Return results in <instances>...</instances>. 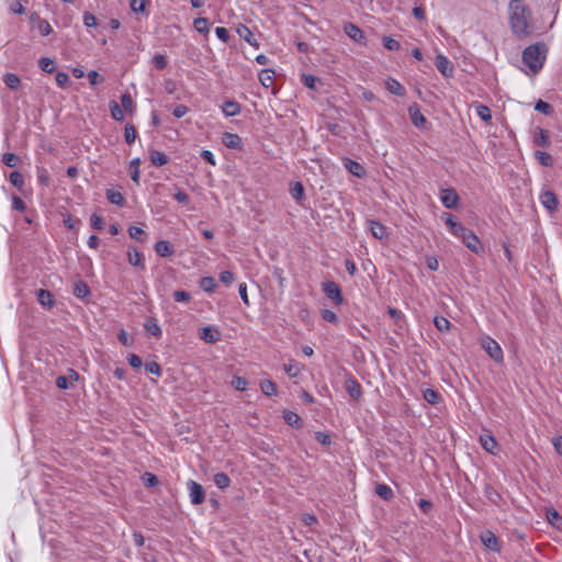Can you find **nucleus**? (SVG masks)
Wrapping results in <instances>:
<instances>
[{
    "mask_svg": "<svg viewBox=\"0 0 562 562\" xmlns=\"http://www.w3.org/2000/svg\"><path fill=\"white\" fill-rule=\"evenodd\" d=\"M220 279L224 284L229 285L235 280V277L231 271H223L220 274Z\"/></svg>",
    "mask_w": 562,
    "mask_h": 562,
    "instance_id": "nucleus-61",
    "label": "nucleus"
},
{
    "mask_svg": "<svg viewBox=\"0 0 562 562\" xmlns=\"http://www.w3.org/2000/svg\"><path fill=\"white\" fill-rule=\"evenodd\" d=\"M536 157L543 166L550 167L553 164L552 157L546 151H536Z\"/></svg>",
    "mask_w": 562,
    "mask_h": 562,
    "instance_id": "nucleus-45",
    "label": "nucleus"
},
{
    "mask_svg": "<svg viewBox=\"0 0 562 562\" xmlns=\"http://www.w3.org/2000/svg\"><path fill=\"white\" fill-rule=\"evenodd\" d=\"M322 291L328 300L331 301L334 306H340L345 300L342 296L341 288L334 281H324L322 283Z\"/></svg>",
    "mask_w": 562,
    "mask_h": 562,
    "instance_id": "nucleus-3",
    "label": "nucleus"
},
{
    "mask_svg": "<svg viewBox=\"0 0 562 562\" xmlns=\"http://www.w3.org/2000/svg\"><path fill=\"white\" fill-rule=\"evenodd\" d=\"M547 518L552 526L559 527L560 522H562V517L555 509H548Z\"/></svg>",
    "mask_w": 562,
    "mask_h": 562,
    "instance_id": "nucleus-41",
    "label": "nucleus"
},
{
    "mask_svg": "<svg viewBox=\"0 0 562 562\" xmlns=\"http://www.w3.org/2000/svg\"><path fill=\"white\" fill-rule=\"evenodd\" d=\"M150 161L155 166H164V165L167 164L168 158H167V156L164 153L158 151V150H154L150 154Z\"/></svg>",
    "mask_w": 562,
    "mask_h": 562,
    "instance_id": "nucleus-34",
    "label": "nucleus"
},
{
    "mask_svg": "<svg viewBox=\"0 0 562 562\" xmlns=\"http://www.w3.org/2000/svg\"><path fill=\"white\" fill-rule=\"evenodd\" d=\"M106 198L111 203L116 204V205H121L124 201L122 193L119 191H114V190H108Z\"/></svg>",
    "mask_w": 562,
    "mask_h": 562,
    "instance_id": "nucleus-38",
    "label": "nucleus"
},
{
    "mask_svg": "<svg viewBox=\"0 0 562 562\" xmlns=\"http://www.w3.org/2000/svg\"><path fill=\"white\" fill-rule=\"evenodd\" d=\"M79 378L78 373L74 370H69L67 375L58 376L56 380V384L59 389L66 390L72 385L75 381Z\"/></svg>",
    "mask_w": 562,
    "mask_h": 562,
    "instance_id": "nucleus-13",
    "label": "nucleus"
},
{
    "mask_svg": "<svg viewBox=\"0 0 562 562\" xmlns=\"http://www.w3.org/2000/svg\"><path fill=\"white\" fill-rule=\"evenodd\" d=\"M200 285L204 291L212 292L215 289L216 283L212 277H205L201 279Z\"/></svg>",
    "mask_w": 562,
    "mask_h": 562,
    "instance_id": "nucleus-43",
    "label": "nucleus"
},
{
    "mask_svg": "<svg viewBox=\"0 0 562 562\" xmlns=\"http://www.w3.org/2000/svg\"><path fill=\"white\" fill-rule=\"evenodd\" d=\"M145 368L149 373H153L155 375L161 374L160 366L157 362H148L146 363Z\"/></svg>",
    "mask_w": 562,
    "mask_h": 562,
    "instance_id": "nucleus-62",
    "label": "nucleus"
},
{
    "mask_svg": "<svg viewBox=\"0 0 562 562\" xmlns=\"http://www.w3.org/2000/svg\"><path fill=\"white\" fill-rule=\"evenodd\" d=\"M188 488L190 491V497L193 504L199 505L204 502L205 494L202 485L195 481H189Z\"/></svg>",
    "mask_w": 562,
    "mask_h": 562,
    "instance_id": "nucleus-6",
    "label": "nucleus"
},
{
    "mask_svg": "<svg viewBox=\"0 0 562 562\" xmlns=\"http://www.w3.org/2000/svg\"><path fill=\"white\" fill-rule=\"evenodd\" d=\"M481 347L486 353L496 362L503 361V351L497 341L488 336H484L480 339Z\"/></svg>",
    "mask_w": 562,
    "mask_h": 562,
    "instance_id": "nucleus-4",
    "label": "nucleus"
},
{
    "mask_svg": "<svg viewBox=\"0 0 562 562\" xmlns=\"http://www.w3.org/2000/svg\"><path fill=\"white\" fill-rule=\"evenodd\" d=\"M508 20L512 32L518 37H526L532 31V14L529 7L521 0L508 3Z\"/></svg>",
    "mask_w": 562,
    "mask_h": 562,
    "instance_id": "nucleus-1",
    "label": "nucleus"
},
{
    "mask_svg": "<svg viewBox=\"0 0 562 562\" xmlns=\"http://www.w3.org/2000/svg\"><path fill=\"white\" fill-rule=\"evenodd\" d=\"M37 301L44 307H52L54 305V299L49 291L40 289L36 292Z\"/></svg>",
    "mask_w": 562,
    "mask_h": 562,
    "instance_id": "nucleus-19",
    "label": "nucleus"
},
{
    "mask_svg": "<svg viewBox=\"0 0 562 562\" xmlns=\"http://www.w3.org/2000/svg\"><path fill=\"white\" fill-rule=\"evenodd\" d=\"M321 316L324 321H326L328 323L336 324L338 322V317H337L336 313L328 308L322 310Z\"/></svg>",
    "mask_w": 562,
    "mask_h": 562,
    "instance_id": "nucleus-47",
    "label": "nucleus"
},
{
    "mask_svg": "<svg viewBox=\"0 0 562 562\" xmlns=\"http://www.w3.org/2000/svg\"><path fill=\"white\" fill-rule=\"evenodd\" d=\"M481 540L487 549L492 551H499L498 540L493 532L485 531L481 535Z\"/></svg>",
    "mask_w": 562,
    "mask_h": 562,
    "instance_id": "nucleus-16",
    "label": "nucleus"
},
{
    "mask_svg": "<svg viewBox=\"0 0 562 562\" xmlns=\"http://www.w3.org/2000/svg\"><path fill=\"white\" fill-rule=\"evenodd\" d=\"M3 82L12 90H19L21 87V79L15 75L8 72L3 76Z\"/></svg>",
    "mask_w": 562,
    "mask_h": 562,
    "instance_id": "nucleus-22",
    "label": "nucleus"
},
{
    "mask_svg": "<svg viewBox=\"0 0 562 562\" xmlns=\"http://www.w3.org/2000/svg\"><path fill=\"white\" fill-rule=\"evenodd\" d=\"M474 106L476 110V114L480 116V119L486 123H490L492 120L490 108L481 103H474Z\"/></svg>",
    "mask_w": 562,
    "mask_h": 562,
    "instance_id": "nucleus-26",
    "label": "nucleus"
},
{
    "mask_svg": "<svg viewBox=\"0 0 562 562\" xmlns=\"http://www.w3.org/2000/svg\"><path fill=\"white\" fill-rule=\"evenodd\" d=\"M9 180H10V182H11L14 187H16V188H19V189H21V188L23 187V183H24V181H23V177H22V175H21L20 172H18V171H13V172H11V173H10V177H9Z\"/></svg>",
    "mask_w": 562,
    "mask_h": 562,
    "instance_id": "nucleus-49",
    "label": "nucleus"
},
{
    "mask_svg": "<svg viewBox=\"0 0 562 562\" xmlns=\"http://www.w3.org/2000/svg\"><path fill=\"white\" fill-rule=\"evenodd\" d=\"M236 31L241 38L250 45L258 47V43L256 42L252 32L247 26L239 25Z\"/></svg>",
    "mask_w": 562,
    "mask_h": 562,
    "instance_id": "nucleus-21",
    "label": "nucleus"
},
{
    "mask_svg": "<svg viewBox=\"0 0 562 562\" xmlns=\"http://www.w3.org/2000/svg\"><path fill=\"white\" fill-rule=\"evenodd\" d=\"M480 443L485 451L493 453V454L496 453L495 450L497 449L498 445L493 436H491L488 434L481 435Z\"/></svg>",
    "mask_w": 562,
    "mask_h": 562,
    "instance_id": "nucleus-15",
    "label": "nucleus"
},
{
    "mask_svg": "<svg viewBox=\"0 0 562 562\" xmlns=\"http://www.w3.org/2000/svg\"><path fill=\"white\" fill-rule=\"evenodd\" d=\"M345 33L355 42L363 43L364 34L363 31L358 27L356 24L347 23L344 26Z\"/></svg>",
    "mask_w": 562,
    "mask_h": 562,
    "instance_id": "nucleus-11",
    "label": "nucleus"
},
{
    "mask_svg": "<svg viewBox=\"0 0 562 562\" xmlns=\"http://www.w3.org/2000/svg\"><path fill=\"white\" fill-rule=\"evenodd\" d=\"M74 294L79 299L86 297L89 294L88 285L83 281L76 282Z\"/></svg>",
    "mask_w": 562,
    "mask_h": 562,
    "instance_id": "nucleus-35",
    "label": "nucleus"
},
{
    "mask_svg": "<svg viewBox=\"0 0 562 562\" xmlns=\"http://www.w3.org/2000/svg\"><path fill=\"white\" fill-rule=\"evenodd\" d=\"M385 87L391 93L395 95L402 97L405 94V88L395 79H387L385 82Z\"/></svg>",
    "mask_w": 562,
    "mask_h": 562,
    "instance_id": "nucleus-20",
    "label": "nucleus"
},
{
    "mask_svg": "<svg viewBox=\"0 0 562 562\" xmlns=\"http://www.w3.org/2000/svg\"><path fill=\"white\" fill-rule=\"evenodd\" d=\"M367 224H368V228L371 232V234L373 235V237H375L376 239H380V240L387 238L389 234H387L386 227L383 224H381L380 222L373 221V220H369L367 222Z\"/></svg>",
    "mask_w": 562,
    "mask_h": 562,
    "instance_id": "nucleus-10",
    "label": "nucleus"
},
{
    "mask_svg": "<svg viewBox=\"0 0 562 562\" xmlns=\"http://www.w3.org/2000/svg\"><path fill=\"white\" fill-rule=\"evenodd\" d=\"M214 483L218 488L224 490L229 486L231 480L225 473L220 472L214 475Z\"/></svg>",
    "mask_w": 562,
    "mask_h": 562,
    "instance_id": "nucleus-32",
    "label": "nucleus"
},
{
    "mask_svg": "<svg viewBox=\"0 0 562 562\" xmlns=\"http://www.w3.org/2000/svg\"><path fill=\"white\" fill-rule=\"evenodd\" d=\"M128 233L131 238L136 240H143V237L146 236V233L140 227L137 226H131Z\"/></svg>",
    "mask_w": 562,
    "mask_h": 562,
    "instance_id": "nucleus-51",
    "label": "nucleus"
},
{
    "mask_svg": "<svg viewBox=\"0 0 562 562\" xmlns=\"http://www.w3.org/2000/svg\"><path fill=\"white\" fill-rule=\"evenodd\" d=\"M200 337L204 341L213 344L221 339V334L216 328L207 326L202 328Z\"/></svg>",
    "mask_w": 562,
    "mask_h": 562,
    "instance_id": "nucleus-14",
    "label": "nucleus"
},
{
    "mask_svg": "<svg viewBox=\"0 0 562 562\" xmlns=\"http://www.w3.org/2000/svg\"><path fill=\"white\" fill-rule=\"evenodd\" d=\"M346 390L353 400H359L362 395L361 385L355 380L349 379L346 381Z\"/></svg>",
    "mask_w": 562,
    "mask_h": 562,
    "instance_id": "nucleus-17",
    "label": "nucleus"
},
{
    "mask_svg": "<svg viewBox=\"0 0 562 562\" xmlns=\"http://www.w3.org/2000/svg\"><path fill=\"white\" fill-rule=\"evenodd\" d=\"M535 109L544 114H549L551 112V105L542 100H539L536 103Z\"/></svg>",
    "mask_w": 562,
    "mask_h": 562,
    "instance_id": "nucleus-58",
    "label": "nucleus"
},
{
    "mask_svg": "<svg viewBox=\"0 0 562 562\" xmlns=\"http://www.w3.org/2000/svg\"><path fill=\"white\" fill-rule=\"evenodd\" d=\"M434 323L439 331L449 330L450 325H451L450 322L446 317H442V316L435 317Z\"/></svg>",
    "mask_w": 562,
    "mask_h": 562,
    "instance_id": "nucleus-40",
    "label": "nucleus"
},
{
    "mask_svg": "<svg viewBox=\"0 0 562 562\" xmlns=\"http://www.w3.org/2000/svg\"><path fill=\"white\" fill-rule=\"evenodd\" d=\"M408 113H409V116H411V120L413 122V124L418 127V128H423L426 124V119L425 116L423 115V113L420 112L418 105L414 104V105H411L408 108Z\"/></svg>",
    "mask_w": 562,
    "mask_h": 562,
    "instance_id": "nucleus-12",
    "label": "nucleus"
},
{
    "mask_svg": "<svg viewBox=\"0 0 562 562\" xmlns=\"http://www.w3.org/2000/svg\"><path fill=\"white\" fill-rule=\"evenodd\" d=\"M232 385L238 391H245L247 389L248 382L241 376H235L232 380Z\"/></svg>",
    "mask_w": 562,
    "mask_h": 562,
    "instance_id": "nucleus-52",
    "label": "nucleus"
},
{
    "mask_svg": "<svg viewBox=\"0 0 562 562\" xmlns=\"http://www.w3.org/2000/svg\"><path fill=\"white\" fill-rule=\"evenodd\" d=\"M260 389L268 396L274 395L277 393V385L271 380L261 381Z\"/></svg>",
    "mask_w": 562,
    "mask_h": 562,
    "instance_id": "nucleus-33",
    "label": "nucleus"
},
{
    "mask_svg": "<svg viewBox=\"0 0 562 562\" xmlns=\"http://www.w3.org/2000/svg\"><path fill=\"white\" fill-rule=\"evenodd\" d=\"M375 492L383 499H390L393 496L392 490L385 484H379Z\"/></svg>",
    "mask_w": 562,
    "mask_h": 562,
    "instance_id": "nucleus-39",
    "label": "nucleus"
},
{
    "mask_svg": "<svg viewBox=\"0 0 562 562\" xmlns=\"http://www.w3.org/2000/svg\"><path fill=\"white\" fill-rule=\"evenodd\" d=\"M223 112L226 116H235L240 112V106L234 101H226L223 104Z\"/></svg>",
    "mask_w": 562,
    "mask_h": 562,
    "instance_id": "nucleus-27",
    "label": "nucleus"
},
{
    "mask_svg": "<svg viewBox=\"0 0 562 562\" xmlns=\"http://www.w3.org/2000/svg\"><path fill=\"white\" fill-rule=\"evenodd\" d=\"M111 115L116 121H123L124 114L119 104L114 101L110 103Z\"/></svg>",
    "mask_w": 562,
    "mask_h": 562,
    "instance_id": "nucleus-42",
    "label": "nucleus"
},
{
    "mask_svg": "<svg viewBox=\"0 0 562 562\" xmlns=\"http://www.w3.org/2000/svg\"><path fill=\"white\" fill-rule=\"evenodd\" d=\"M436 67L445 77H452L454 67L446 56L438 55L436 57Z\"/></svg>",
    "mask_w": 562,
    "mask_h": 562,
    "instance_id": "nucleus-7",
    "label": "nucleus"
},
{
    "mask_svg": "<svg viewBox=\"0 0 562 562\" xmlns=\"http://www.w3.org/2000/svg\"><path fill=\"white\" fill-rule=\"evenodd\" d=\"M547 47L542 43H536L522 52V61L527 65L532 74H537L543 66L546 60Z\"/></svg>",
    "mask_w": 562,
    "mask_h": 562,
    "instance_id": "nucleus-2",
    "label": "nucleus"
},
{
    "mask_svg": "<svg viewBox=\"0 0 562 562\" xmlns=\"http://www.w3.org/2000/svg\"><path fill=\"white\" fill-rule=\"evenodd\" d=\"M440 199L442 204L448 209H454L459 201V196L453 189L441 190Z\"/></svg>",
    "mask_w": 562,
    "mask_h": 562,
    "instance_id": "nucleus-8",
    "label": "nucleus"
},
{
    "mask_svg": "<svg viewBox=\"0 0 562 562\" xmlns=\"http://www.w3.org/2000/svg\"><path fill=\"white\" fill-rule=\"evenodd\" d=\"M283 417L288 425L296 428L301 427V417L297 414L288 411L284 412Z\"/></svg>",
    "mask_w": 562,
    "mask_h": 562,
    "instance_id": "nucleus-31",
    "label": "nucleus"
},
{
    "mask_svg": "<svg viewBox=\"0 0 562 562\" xmlns=\"http://www.w3.org/2000/svg\"><path fill=\"white\" fill-rule=\"evenodd\" d=\"M291 194L296 201H301L304 195L303 186L300 182H295L291 188Z\"/></svg>",
    "mask_w": 562,
    "mask_h": 562,
    "instance_id": "nucleus-46",
    "label": "nucleus"
},
{
    "mask_svg": "<svg viewBox=\"0 0 562 562\" xmlns=\"http://www.w3.org/2000/svg\"><path fill=\"white\" fill-rule=\"evenodd\" d=\"M83 24L87 26V27H93L97 25V19L93 14L89 13V12H86L83 14Z\"/></svg>",
    "mask_w": 562,
    "mask_h": 562,
    "instance_id": "nucleus-59",
    "label": "nucleus"
},
{
    "mask_svg": "<svg viewBox=\"0 0 562 562\" xmlns=\"http://www.w3.org/2000/svg\"><path fill=\"white\" fill-rule=\"evenodd\" d=\"M90 222H91V226L94 228V229H102L103 227V220L101 216L97 215V214H92L91 215V218H90Z\"/></svg>",
    "mask_w": 562,
    "mask_h": 562,
    "instance_id": "nucleus-60",
    "label": "nucleus"
},
{
    "mask_svg": "<svg viewBox=\"0 0 562 562\" xmlns=\"http://www.w3.org/2000/svg\"><path fill=\"white\" fill-rule=\"evenodd\" d=\"M155 250L157 255L161 257H168L171 256L173 250L168 241L160 240L155 245Z\"/></svg>",
    "mask_w": 562,
    "mask_h": 562,
    "instance_id": "nucleus-24",
    "label": "nucleus"
},
{
    "mask_svg": "<svg viewBox=\"0 0 562 562\" xmlns=\"http://www.w3.org/2000/svg\"><path fill=\"white\" fill-rule=\"evenodd\" d=\"M344 165L346 169L352 173L353 176L361 178L364 176V168L357 161H353L351 159H346L344 161Z\"/></svg>",
    "mask_w": 562,
    "mask_h": 562,
    "instance_id": "nucleus-18",
    "label": "nucleus"
},
{
    "mask_svg": "<svg viewBox=\"0 0 562 562\" xmlns=\"http://www.w3.org/2000/svg\"><path fill=\"white\" fill-rule=\"evenodd\" d=\"M423 396L427 403L432 404V405L438 404L441 400L440 394L432 389H426L423 392Z\"/></svg>",
    "mask_w": 562,
    "mask_h": 562,
    "instance_id": "nucleus-28",
    "label": "nucleus"
},
{
    "mask_svg": "<svg viewBox=\"0 0 562 562\" xmlns=\"http://www.w3.org/2000/svg\"><path fill=\"white\" fill-rule=\"evenodd\" d=\"M122 106L124 110L132 112L134 110V103L132 97L128 93H125L121 98Z\"/></svg>",
    "mask_w": 562,
    "mask_h": 562,
    "instance_id": "nucleus-54",
    "label": "nucleus"
},
{
    "mask_svg": "<svg viewBox=\"0 0 562 562\" xmlns=\"http://www.w3.org/2000/svg\"><path fill=\"white\" fill-rule=\"evenodd\" d=\"M535 143L538 146L547 147L550 143L548 132L540 130L538 136L535 137Z\"/></svg>",
    "mask_w": 562,
    "mask_h": 562,
    "instance_id": "nucleus-44",
    "label": "nucleus"
},
{
    "mask_svg": "<svg viewBox=\"0 0 562 562\" xmlns=\"http://www.w3.org/2000/svg\"><path fill=\"white\" fill-rule=\"evenodd\" d=\"M384 46L389 50H398L401 48L400 42H397L396 40L391 38V37L384 38Z\"/></svg>",
    "mask_w": 562,
    "mask_h": 562,
    "instance_id": "nucleus-55",
    "label": "nucleus"
},
{
    "mask_svg": "<svg viewBox=\"0 0 562 562\" xmlns=\"http://www.w3.org/2000/svg\"><path fill=\"white\" fill-rule=\"evenodd\" d=\"M461 239L471 251L479 254L483 250L480 239L472 231L469 229Z\"/></svg>",
    "mask_w": 562,
    "mask_h": 562,
    "instance_id": "nucleus-5",
    "label": "nucleus"
},
{
    "mask_svg": "<svg viewBox=\"0 0 562 562\" xmlns=\"http://www.w3.org/2000/svg\"><path fill=\"white\" fill-rule=\"evenodd\" d=\"M541 204L549 211L554 212L558 209L559 200L552 191H544L540 195Z\"/></svg>",
    "mask_w": 562,
    "mask_h": 562,
    "instance_id": "nucleus-9",
    "label": "nucleus"
},
{
    "mask_svg": "<svg viewBox=\"0 0 562 562\" xmlns=\"http://www.w3.org/2000/svg\"><path fill=\"white\" fill-rule=\"evenodd\" d=\"M128 363L131 364V367H133L135 369H139L143 366L142 359L137 355H134V353L128 356Z\"/></svg>",
    "mask_w": 562,
    "mask_h": 562,
    "instance_id": "nucleus-63",
    "label": "nucleus"
},
{
    "mask_svg": "<svg viewBox=\"0 0 562 562\" xmlns=\"http://www.w3.org/2000/svg\"><path fill=\"white\" fill-rule=\"evenodd\" d=\"M193 25L199 33H207L210 30V23L205 18L195 19Z\"/></svg>",
    "mask_w": 562,
    "mask_h": 562,
    "instance_id": "nucleus-36",
    "label": "nucleus"
},
{
    "mask_svg": "<svg viewBox=\"0 0 562 562\" xmlns=\"http://www.w3.org/2000/svg\"><path fill=\"white\" fill-rule=\"evenodd\" d=\"M153 64L159 68V69H162L166 67L167 65V59L164 55L161 54H156L154 57H153Z\"/></svg>",
    "mask_w": 562,
    "mask_h": 562,
    "instance_id": "nucleus-57",
    "label": "nucleus"
},
{
    "mask_svg": "<svg viewBox=\"0 0 562 562\" xmlns=\"http://www.w3.org/2000/svg\"><path fill=\"white\" fill-rule=\"evenodd\" d=\"M145 330L147 331V334L155 336V337H160V335H161V328L159 327L157 322L153 318L146 321Z\"/></svg>",
    "mask_w": 562,
    "mask_h": 562,
    "instance_id": "nucleus-30",
    "label": "nucleus"
},
{
    "mask_svg": "<svg viewBox=\"0 0 562 562\" xmlns=\"http://www.w3.org/2000/svg\"><path fill=\"white\" fill-rule=\"evenodd\" d=\"M124 138L127 144H132L135 142L136 131H135L134 126H132V125L125 126Z\"/></svg>",
    "mask_w": 562,
    "mask_h": 562,
    "instance_id": "nucleus-50",
    "label": "nucleus"
},
{
    "mask_svg": "<svg viewBox=\"0 0 562 562\" xmlns=\"http://www.w3.org/2000/svg\"><path fill=\"white\" fill-rule=\"evenodd\" d=\"M2 161L4 165H7L8 167H15L18 161H19V157L15 155V154H12V153H7L3 155L2 157Z\"/></svg>",
    "mask_w": 562,
    "mask_h": 562,
    "instance_id": "nucleus-48",
    "label": "nucleus"
},
{
    "mask_svg": "<svg viewBox=\"0 0 562 562\" xmlns=\"http://www.w3.org/2000/svg\"><path fill=\"white\" fill-rule=\"evenodd\" d=\"M127 260L132 266L143 267V257L142 255L134 248L128 249L127 251Z\"/></svg>",
    "mask_w": 562,
    "mask_h": 562,
    "instance_id": "nucleus-29",
    "label": "nucleus"
},
{
    "mask_svg": "<svg viewBox=\"0 0 562 562\" xmlns=\"http://www.w3.org/2000/svg\"><path fill=\"white\" fill-rule=\"evenodd\" d=\"M552 445L555 449V451L562 456V437L561 436H557L552 439Z\"/></svg>",
    "mask_w": 562,
    "mask_h": 562,
    "instance_id": "nucleus-64",
    "label": "nucleus"
},
{
    "mask_svg": "<svg viewBox=\"0 0 562 562\" xmlns=\"http://www.w3.org/2000/svg\"><path fill=\"white\" fill-rule=\"evenodd\" d=\"M146 0H132L130 3L133 12H142L145 9Z\"/></svg>",
    "mask_w": 562,
    "mask_h": 562,
    "instance_id": "nucleus-56",
    "label": "nucleus"
},
{
    "mask_svg": "<svg viewBox=\"0 0 562 562\" xmlns=\"http://www.w3.org/2000/svg\"><path fill=\"white\" fill-rule=\"evenodd\" d=\"M240 142H241L240 137L238 135H236V134L225 133L223 135V143L228 148H237V147H239Z\"/></svg>",
    "mask_w": 562,
    "mask_h": 562,
    "instance_id": "nucleus-25",
    "label": "nucleus"
},
{
    "mask_svg": "<svg viewBox=\"0 0 562 562\" xmlns=\"http://www.w3.org/2000/svg\"><path fill=\"white\" fill-rule=\"evenodd\" d=\"M273 70L263 69L259 74V81L265 88H270L273 85Z\"/></svg>",
    "mask_w": 562,
    "mask_h": 562,
    "instance_id": "nucleus-23",
    "label": "nucleus"
},
{
    "mask_svg": "<svg viewBox=\"0 0 562 562\" xmlns=\"http://www.w3.org/2000/svg\"><path fill=\"white\" fill-rule=\"evenodd\" d=\"M37 29L43 36H46L53 32L50 24L45 20H38Z\"/></svg>",
    "mask_w": 562,
    "mask_h": 562,
    "instance_id": "nucleus-53",
    "label": "nucleus"
},
{
    "mask_svg": "<svg viewBox=\"0 0 562 562\" xmlns=\"http://www.w3.org/2000/svg\"><path fill=\"white\" fill-rule=\"evenodd\" d=\"M38 65L41 69L45 72L52 74L55 70V63L53 59L48 57L41 58Z\"/></svg>",
    "mask_w": 562,
    "mask_h": 562,
    "instance_id": "nucleus-37",
    "label": "nucleus"
}]
</instances>
